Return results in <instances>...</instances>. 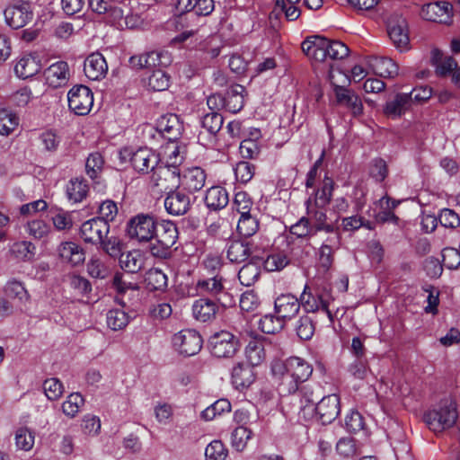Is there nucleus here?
<instances>
[{"label":"nucleus","instance_id":"2eb2a0df","mask_svg":"<svg viewBox=\"0 0 460 460\" xmlns=\"http://www.w3.org/2000/svg\"><path fill=\"white\" fill-rule=\"evenodd\" d=\"M452 13V5L447 2H434L424 4L420 11L423 19L430 22L447 23Z\"/></svg>","mask_w":460,"mask_h":460},{"label":"nucleus","instance_id":"6e6d98bb","mask_svg":"<svg viewBox=\"0 0 460 460\" xmlns=\"http://www.w3.org/2000/svg\"><path fill=\"white\" fill-rule=\"evenodd\" d=\"M260 270L252 263L243 265L238 272V279L242 285L245 287L252 286L259 278Z\"/></svg>","mask_w":460,"mask_h":460},{"label":"nucleus","instance_id":"9d476101","mask_svg":"<svg viewBox=\"0 0 460 460\" xmlns=\"http://www.w3.org/2000/svg\"><path fill=\"white\" fill-rule=\"evenodd\" d=\"M202 343L199 333L191 329L182 330L172 338L174 348L185 357L196 355L201 349Z\"/></svg>","mask_w":460,"mask_h":460},{"label":"nucleus","instance_id":"2f4dec72","mask_svg":"<svg viewBox=\"0 0 460 460\" xmlns=\"http://www.w3.org/2000/svg\"><path fill=\"white\" fill-rule=\"evenodd\" d=\"M245 357L252 367L261 365L265 358V343L261 339H253L245 347Z\"/></svg>","mask_w":460,"mask_h":460},{"label":"nucleus","instance_id":"338daca9","mask_svg":"<svg viewBox=\"0 0 460 460\" xmlns=\"http://www.w3.org/2000/svg\"><path fill=\"white\" fill-rule=\"evenodd\" d=\"M336 450L344 457L354 456L358 454L356 441L351 438H341L336 445Z\"/></svg>","mask_w":460,"mask_h":460},{"label":"nucleus","instance_id":"72a5a7b5","mask_svg":"<svg viewBox=\"0 0 460 460\" xmlns=\"http://www.w3.org/2000/svg\"><path fill=\"white\" fill-rule=\"evenodd\" d=\"M294 330L301 341H309L315 332V322L311 315L305 314L295 322Z\"/></svg>","mask_w":460,"mask_h":460},{"label":"nucleus","instance_id":"a18cd8bd","mask_svg":"<svg viewBox=\"0 0 460 460\" xmlns=\"http://www.w3.org/2000/svg\"><path fill=\"white\" fill-rule=\"evenodd\" d=\"M285 325V321L279 315L268 314L260 319L259 326L261 332L268 334H273L280 332Z\"/></svg>","mask_w":460,"mask_h":460},{"label":"nucleus","instance_id":"8fccbe9b","mask_svg":"<svg viewBox=\"0 0 460 460\" xmlns=\"http://www.w3.org/2000/svg\"><path fill=\"white\" fill-rule=\"evenodd\" d=\"M84 403V397L79 393L70 394L62 403V411L69 418H74Z\"/></svg>","mask_w":460,"mask_h":460},{"label":"nucleus","instance_id":"1a4fd4ad","mask_svg":"<svg viewBox=\"0 0 460 460\" xmlns=\"http://www.w3.org/2000/svg\"><path fill=\"white\" fill-rule=\"evenodd\" d=\"M68 107L75 115H87L93 105V94L91 89L85 85L73 86L68 93Z\"/></svg>","mask_w":460,"mask_h":460},{"label":"nucleus","instance_id":"0e129e2a","mask_svg":"<svg viewBox=\"0 0 460 460\" xmlns=\"http://www.w3.org/2000/svg\"><path fill=\"white\" fill-rule=\"evenodd\" d=\"M442 263L449 270H456L460 266V252L451 247L443 249Z\"/></svg>","mask_w":460,"mask_h":460},{"label":"nucleus","instance_id":"f3484780","mask_svg":"<svg viewBox=\"0 0 460 460\" xmlns=\"http://www.w3.org/2000/svg\"><path fill=\"white\" fill-rule=\"evenodd\" d=\"M156 129L169 141H175L181 135L182 123L176 114L169 113L161 116L156 122Z\"/></svg>","mask_w":460,"mask_h":460},{"label":"nucleus","instance_id":"4be33fe9","mask_svg":"<svg viewBox=\"0 0 460 460\" xmlns=\"http://www.w3.org/2000/svg\"><path fill=\"white\" fill-rule=\"evenodd\" d=\"M58 256L72 266L82 264L85 260L84 248L75 242H63L58 248Z\"/></svg>","mask_w":460,"mask_h":460},{"label":"nucleus","instance_id":"b1692460","mask_svg":"<svg viewBox=\"0 0 460 460\" xmlns=\"http://www.w3.org/2000/svg\"><path fill=\"white\" fill-rule=\"evenodd\" d=\"M176 9L180 13L193 12L199 16H208L215 9L214 0H177Z\"/></svg>","mask_w":460,"mask_h":460},{"label":"nucleus","instance_id":"052dcab7","mask_svg":"<svg viewBox=\"0 0 460 460\" xmlns=\"http://www.w3.org/2000/svg\"><path fill=\"white\" fill-rule=\"evenodd\" d=\"M15 444L19 449L29 451L34 445V435L27 428H21L15 434Z\"/></svg>","mask_w":460,"mask_h":460},{"label":"nucleus","instance_id":"c03bdc74","mask_svg":"<svg viewBox=\"0 0 460 460\" xmlns=\"http://www.w3.org/2000/svg\"><path fill=\"white\" fill-rule=\"evenodd\" d=\"M99 246L109 256L116 258L122 253L124 243L119 236L108 234L105 238H102Z\"/></svg>","mask_w":460,"mask_h":460},{"label":"nucleus","instance_id":"39448f33","mask_svg":"<svg viewBox=\"0 0 460 460\" xmlns=\"http://www.w3.org/2000/svg\"><path fill=\"white\" fill-rule=\"evenodd\" d=\"M225 279L222 276L202 279L196 284L197 291L201 296L215 297L224 307H231L235 305V299L225 287Z\"/></svg>","mask_w":460,"mask_h":460},{"label":"nucleus","instance_id":"774afa93","mask_svg":"<svg viewBox=\"0 0 460 460\" xmlns=\"http://www.w3.org/2000/svg\"><path fill=\"white\" fill-rule=\"evenodd\" d=\"M34 249L31 243L22 241L13 243L11 252L17 259L30 260L33 255L32 250Z\"/></svg>","mask_w":460,"mask_h":460},{"label":"nucleus","instance_id":"412c9836","mask_svg":"<svg viewBox=\"0 0 460 460\" xmlns=\"http://www.w3.org/2000/svg\"><path fill=\"white\" fill-rule=\"evenodd\" d=\"M46 83L52 88L65 85L69 79L68 65L65 61H58L50 65L45 71Z\"/></svg>","mask_w":460,"mask_h":460},{"label":"nucleus","instance_id":"ea45409f","mask_svg":"<svg viewBox=\"0 0 460 460\" xmlns=\"http://www.w3.org/2000/svg\"><path fill=\"white\" fill-rule=\"evenodd\" d=\"M252 136L254 138L243 139L239 146L240 154L244 159H256L261 153V147L255 140L261 136L260 131L256 129L255 133H252Z\"/></svg>","mask_w":460,"mask_h":460},{"label":"nucleus","instance_id":"423d86ee","mask_svg":"<svg viewBox=\"0 0 460 460\" xmlns=\"http://www.w3.org/2000/svg\"><path fill=\"white\" fill-rule=\"evenodd\" d=\"M156 221L152 215L140 213L131 217L127 225V234L140 243H149L155 234Z\"/></svg>","mask_w":460,"mask_h":460},{"label":"nucleus","instance_id":"603ef678","mask_svg":"<svg viewBox=\"0 0 460 460\" xmlns=\"http://www.w3.org/2000/svg\"><path fill=\"white\" fill-rule=\"evenodd\" d=\"M87 272L92 278L103 279L109 276L111 270L101 258L92 256L87 263Z\"/></svg>","mask_w":460,"mask_h":460},{"label":"nucleus","instance_id":"473e14b6","mask_svg":"<svg viewBox=\"0 0 460 460\" xmlns=\"http://www.w3.org/2000/svg\"><path fill=\"white\" fill-rule=\"evenodd\" d=\"M144 255L139 250H132L119 255L120 267L128 272L136 273L144 266Z\"/></svg>","mask_w":460,"mask_h":460},{"label":"nucleus","instance_id":"de8ad7c7","mask_svg":"<svg viewBox=\"0 0 460 460\" xmlns=\"http://www.w3.org/2000/svg\"><path fill=\"white\" fill-rule=\"evenodd\" d=\"M224 119L221 114L217 111H211L204 115L201 119V127L210 136L215 137L223 126Z\"/></svg>","mask_w":460,"mask_h":460},{"label":"nucleus","instance_id":"7c9ffc66","mask_svg":"<svg viewBox=\"0 0 460 460\" xmlns=\"http://www.w3.org/2000/svg\"><path fill=\"white\" fill-rule=\"evenodd\" d=\"M205 181V172L199 167H192L184 172L181 178V184L189 191H196L202 189Z\"/></svg>","mask_w":460,"mask_h":460},{"label":"nucleus","instance_id":"37998d69","mask_svg":"<svg viewBox=\"0 0 460 460\" xmlns=\"http://www.w3.org/2000/svg\"><path fill=\"white\" fill-rule=\"evenodd\" d=\"M376 73L383 77H394L398 75V65L389 58H376L373 64Z\"/></svg>","mask_w":460,"mask_h":460},{"label":"nucleus","instance_id":"9b49d317","mask_svg":"<svg viewBox=\"0 0 460 460\" xmlns=\"http://www.w3.org/2000/svg\"><path fill=\"white\" fill-rule=\"evenodd\" d=\"M110 234V225L100 217H94L84 222L81 225L79 235L85 243L93 245H99L102 238Z\"/></svg>","mask_w":460,"mask_h":460},{"label":"nucleus","instance_id":"dca6fc26","mask_svg":"<svg viewBox=\"0 0 460 460\" xmlns=\"http://www.w3.org/2000/svg\"><path fill=\"white\" fill-rule=\"evenodd\" d=\"M300 310L299 299L287 293L279 295L274 302V312L282 320H291Z\"/></svg>","mask_w":460,"mask_h":460},{"label":"nucleus","instance_id":"3c124183","mask_svg":"<svg viewBox=\"0 0 460 460\" xmlns=\"http://www.w3.org/2000/svg\"><path fill=\"white\" fill-rule=\"evenodd\" d=\"M129 322L128 315L120 309H111L107 313V324L113 331L124 329Z\"/></svg>","mask_w":460,"mask_h":460},{"label":"nucleus","instance_id":"4c0bfd02","mask_svg":"<svg viewBox=\"0 0 460 460\" xmlns=\"http://www.w3.org/2000/svg\"><path fill=\"white\" fill-rule=\"evenodd\" d=\"M89 191V186L86 181L83 179H72L66 186V194L69 199L73 201H83L86 199Z\"/></svg>","mask_w":460,"mask_h":460},{"label":"nucleus","instance_id":"13d9d810","mask_svg":"<svg viewBox=\"0 0 460 460\" xmlns=\"http://www.w3.org/2000/svg\"><path fill=\"white\" fill-rule=\"evenodd\" d=\"M146 280L155 290H162L167 286V276L158 269H151L146 273Z\"/></svg>","mask_w":460,"mask_h":460},{"label":"nucleus","instance_id":"a19ab883","mask_svg":"<svg viewBox=\"0 0 460 460\" xmlns=\"http://www.w3.org/2000/svg\"><path fill=\"white\" fill-rule=\"evenodd\" d=\"M171 77L163 69H156L152 71L148 76L147 85L155 92L165 91L170 86Z\"/></svg>","mask_w":460,"mask_h":460},{"label":"nucleus","instance_id":"680f3d73","mask_svg":"<svg viewBox=\"0 0 460 460\" xmlns=\"http://www.w3.org/2000/svg\"><path fill=\"white\" fill-rule=\"evenodd\" d=\"M207 460H225L226 450L220 440H213L205 449Z\"/></svg>","mask_w":460,"mask_h":460},{"label":"nucleus","instance_id":"4468645a","mask_svg":"<svg viewBox=\"0 0 460 460\" xmlns=\"http://www.w3.org/2000/svg\"><path fill=\"white\" fill-rule=\"evenodd\" d=\"M314 410L323 424L332 423L340 414V398L336 394L323 397Z\"/></svg>","mask_w":460,"mask_h":460},{"label":"nucleus","instance_id":"393cba45","mask_svg":"<svg viewBox=\"0 0 460 460\" xmlns=\"http://www.w3.org/2000/svg\"><path fill=\"white\" fill-rule=\"evenodd\" d=\"M255 380L253 367L238 363L232 370V384L238 390L248 388Z\"/></svg>","mask_w":460,"mask_h":460},{"label":"nucleus","instance_id":"58836bf2","mask_svg":"<svg viewBox=\"0 0 460 460\" xmlns=\"http://www.w3.org/2000/svg\"><path fill=\"white\" fill-rule=\"evenodd\" d=\"M4 292L8 297L16 300L21 305H25L30 299L28 291L23 285L17 280L8 281L4 288Z\"/></svg>","mask_w":460,"mask_h":460},{"label":"nucleus","instance_id":"c756f323","mask_svg":"<svg viewBox=\"0 0 460 460\" xmlns=\"http://www.w3.org/2000/svg\"><path fill=\"white\" fill-rule=\"evenodd\" d=\"M40 70V64L36 57L32 55H23L21 57L15 66V75L22 79H27L35 75Z\"/></svg>","mask_w":460,"mask_h":460},{"label":"nucleus","instance_id":"e2e57ef3","mask_svg":"<svg viewBox=\"0 0 460 460\" xmlns=\"http://www.w3.org/2000/svg\"><path fill=\"white\" fill-rule=\"evenodd\" d=\"M43 390L49 400H57L63 394V385L58 378H49L43 383Z\"/></svg>","mask_w":460,"mask_h":460},{"label":"nucleus","instance_id":"09e8293b","mask_svg":"<svg viewBox=\"0 0 460 460\" xmlns=\"http://www.w3.org/2000/svg\"><path fill=\"white\" fill-rule=\"evenodd\" d=\"M125 13L126 10L123 9V4L121 3L113 1L108 9V12L103 16V21L106 23L119 29V27H123L122 21Z\"/></svg>","mask_w":460,"mask_h":460},{"label":"nucleus","instance_id":"aec40b11","mask_svg":"<svg viewBox=\"0 0 460 460\" xmlns=\"http://www.w3.org/2000/svg\"><path fill=\"white\" fill-rule=\"evenodd\" d=\"M327 39L321 36H313L302 43V49L307 57L318 62L328 59Z\"/></svg>","mask_w":460,"mask_h":460},{"label":"nucleus","instance_id":"c85d7f7f","mask_svg":"<svg viewBox=\"0 0 460 460\" xmlns=\"http://www.w3.org/2000/svg\"><path fill=\"white\" fill-rule=\"evenodd\" d=\"M306 217L316 232H322L332 224L327 223L326 208L323 203H306Z\"/></svg>","mask_w":460,"mask_h":460},{"label":"nucleus","instance_id":"79ce46f5","mask_svg":"<svg viewBox=\"0 0 460 460\" xmlns=\"http://www.w3.org/2000/svg\"><path fill=\"white\" fill-rule=\"evenodd\" d=\"M247 213L248 212H243V216H240L237 224V230L239 234L244 237L253 235L259 229L257 215L248 216Z\"/></svg>","mask_w":460,"mask_h":460},{"label":"nucleus","instance_id":"7ed1b4c3","mask_svg":"<svg viewBox=\"0 0 460 460\" xmlns=\"http://www.w3.org/2000/svg\"><path fill=\"white\" fill-rule=\"evenodd\" d=\"M298 299L300 308L302 307L306 314L323 312L329 321L333 322V314L329 310L333 298L327 288L305 285Z\"/></svg>","mask_w":460,"mask_h":460},{"label":"nucleus","instance_id":"f257e3e1","mask_svg":"<svg viewBox=\"0 0 460 460\" xmlns=\"http://www.w3.org/2000/svg\"><path fill=\"white\" fill-rule=\"evenodd\" d=\"M458 418L456 402L451 398H444L423 415L428 428L435 433H440L453 427Z\"/></svg>","mask_w":460,"mask_h":460},{"label":"nucleus","instance_id":"864d4df0","mask_svg":"<svg viewBox=\"0 0 460 460\" xmlns=\"http://www.w3.org/2000/svg\"><path fill=\"white\" fill-rule=\"evenodd\" d=\"M289 233L291 235L298 238H306L314 235L317 232L309 222V218L302 217L296 224L290 226Z\"/></svg>","mask_w":460,"mask_h":460},{"label":"nucleus","instance_id":"49530a36","mask_svg":"<svg viewBox=\"0 0 460 460\" xmlns=\"http://www.w3.org/2000/svg\"><path fill=\"white\" fill-rule=\"evenodd\" d=\"M252 436V430L245 426L235 428L231 433L232 447L238 452L243 451Z\"/></svg>","mask_w":460,"mask_h":460},{"label":"nucleus","instance_id":"cd10ccee","mask_svg":"<svg viewBox=\"0 0 460 460\" xmlns=\"http://www.w3.org/2000/svg\"><path fill=\"white\" fill-rule=\"evenodd\" d=\"M245 88L238 84H232L227 90L225 97V110L232 113H237L244 105Z\"/></svg>","mask_w":460,"mask_h":460},{"label":"nucleus","instance_id":"f03ea898","mask_svg":"<svg viewBox=\"0 0 460 460\" xmlns=\"http://www.w3.org/2000/svg\"><path fill=\"white\" fill-rule=\"evenodd\" d=\"M284 372L282 373L279 385L281 393L294 394L299 385L305 382L313 373V367L304 358L290 357L284 362Z\"/></svg>","mask_w":460,"mask_h":460},{"label":"nucleus","instance_id":"5fc2aeb1","mask_svg":"<svg viewBox=\"0 0 460 460\" xmlns=\"http://www.w3.org/2000/svg\"><path fill=\"white\" fill-rule=\"evenodd\" d=\"M103 164L104 160L100 153L90 154L85 163L86 174L93 180L98 178L102 171Z\"/></svg>","mask_w":460,"mask_h":460},{"label":"nucleus","instance_id":"6e6552de","mask_svg":"<svg viewBox=\"0 0 460 460\" xmlns=\"http://www.w3.org/2000/svg\"><path fill=\"white\" fill-rule=\"evenodd\" d=\"M211 354L217 358H232L239 349L238 339L229 332L222 331L210 337Z\"/></svg>","mask_w":460,"mask_h":460},{"label":"nucleus","instance_id":"e433bc0d","mask_svg":"<svg viewBox=\"0 0 460 460\" xmlns=\"http://www.w3.org/2000/svg\"><path fill=\"white\" fill-rule=\"evenodd\" d=\"M226 256L231 262L241 263L250 256V249L241 241H232L227 247Z\"/></svg>","mask_w":460,"mask_h":460},{"label":"nucleus","instance_id":"4d7b16f0","mask_svg":"<svg viewBox=\"0 0 460 460\" xmlns=\"http://www.w3.org/2000/svg\"><path fill=\"white\" fill-rule=\"evenodd\" d=\"M186 22H187L186 15L181 14L176 18V20H175L176 29L183 30V31L173 38V40H172L173 42H179V43L184 42L189 38L194 36L198 32L197 28H192V27L189 28L186 25Z\"/></svg>","mask_w":460,"mask_h":460},{"label":"nucleus","instance_id":"5701e85b","mask_svg":"<svg viewBox=\"0 0 460 460\" xmlns=\"http://www.w3.org/2000/svg\"><path fill=\"white\" fill-rule=\"evenodd\" d=\"M411 102V94L397 93L392 100L386 102L383 110L384 114L393 119H399L409 109Z\"/></svg>","mask_w":460,"mask_h":460},{"label":"nucleus","instance_id":"f704fd0d","mask_svg":"<svg viewBox=\"0 0 460 460\" xmlns=\"http://www.w3.org/2000/svg\"><path fill=\"white\" fill-rule=\"evenodd\" d=\"M20 119L18 115L9 109H0V135L9 136L18 127Z\"/></svg>","mask_w":460,"mask_h":460},{"label":"nucleus","instance_id":"ddd939ff","mask_svg":"<svg viewBox=\"0 0 460 460\" xmlns=\"http://www.w3.org/2000/svg\"><path fill=\"white\" fill-rule=\"evenodd\" d=\"M133 168L142 173L155 172L158 167L159 155L149 148H139L130 157Z\"/></svg>","mask_w":460,"mask_h":460},{"label":"nucleus","instance_id":"f8f14e48","mask_svg":"<svg viewBox=\"0 0 460 460\" xmlns=\"http://www.w3.org/2000/svg\"><path fill=\"white\" fill-rule=\"evenodd\" d=\"M387 32L390 40L399 51L403 52L409 49L408 22L404 17L398 14L391 16L387 25Z\"/></svg>","mask_w":460,"mask_h":460},{"label":"nucleus","instance_id":"20e7f679","mask_svg":"<svg viewBox=\"0 0 460 460\" xmlns=\"http://www.w3.org/2000/svg\"><path fill=\"white\" fill-rule=\"evenodd\" d=\"M148 249L150 253L156 258L166 259L170 257L171 248L178 239V229L171 221H163L156 224L155 234L152 238Z\"/></svg>","mask_w":460,"mask_h":460},{"label":"nucleus","instance_id":"a878e982","mask_svg":"<svg viewBox=\"0 0 460 460\" xmlns=\"http://www.w3.org/2000/svg\"><path fill=\"white\" fill-rule=\"evenodd\" d=\"M4 14L6 23L14 30L22 28L32 18V13L26 6H9L4 10Z\"/></svg>","mask_w":460,"mask_h":460},{"label":"nucleus","instance_id":"0eeeda50","mask_svg":"<svg viewBox=\"0 0 460 460\" xmlns=\"http://www.w3.org/2000/svg\"><path fill=\"white\" fill-rule=\"evenodd\" d=\"M153 192L160 194L161 198L164 196V201L173 198L174 191L181 184V177L178 172L173 171L170 172L167 169L157 168L152 175Z\"/></svg>","mask_w":460,"mask_h":460},{"label":"nucleus","instance_id":"69168bd1","mask_svg":"<svg viewBox=\"0 0 460 460\" xmlns=\"http://www.w3.org/2000/svg\"><path fill=\"white\" fill-rule=\"evenodd\" d=\"M234 174L239 181L246 183L254 175V166L246 161H241L234 167Z\"/></svg>","mask_w":460,"mask_h":460},{"label":"nucleus","instance_id":"c9c22d12","mask_svg":"<svg viewBox=\"0 0 460 460\" xmlns=\"http://www.w3.org/2000/svg\"><path fill=\"white\" fill-rule=\"evenodd\" d=\"M432 59L436 65L437 73L441 76L447 75L457 67V62L454 58H443V54L438 49H434L432 51Z\"/></svg>","mask_w":460,"mask_h":460},{"label":"nucleus","instance_id":"6ab92c4d","mask_svg":"<svg viewBox=\"0 0 460 460\" xmlns=\"http://www.w3.org/2000/svg\"><path fill=\"white\" fill-rule=\"evenodd\" d=\"M84 71L90 80L103 78L108 72V65L104 57L99 52L89 55L84 61Z\"/></svg>","mask_w":460,"mask_h":460},{"label":"nucleus","instance_id":"bb28decb","mask_svg":"<svg viewBox=\"0 0 460 460\" xmlns=\"http://www.w3.org/2000/svg\"><path fill=\"white\" fill-rule=\"evenodd\" d=\"M218 306L213 300L206 297L196 300L192 305L194 318L202 323L209 322L216 317Z\"/></svg>","mask_w":460,"mask_h":460},{"label":"nucleus","instance_id":"bf43d9fd","mask_svg":"<svg viewBox=\"0 0 460 460\" xmlns=\"http://www.w3.org/2000/svg\"><path fill=\"white\" fill-rule=\"evenodd\" d=\"M328 58L332 60L342 59L349 55V48L340 40H330L327 39Z\"/></svg>","mask_w":460,"mask_h":460},{"label":"nucleus","instance_id":"a211bd4d","mask_svg":"<svg viewBox=\"0 0 460 460\" xmlns=\"http://www.w3.org/2000/svg\"><path fill=\"white\" fill-rule=\"evenodd\" d=\"M336 102L338 104L348 108L353 116H359L363 113V104L353 91L338 84H333Z\"/></svg>","mask_w":460,"mask_h":460}]
</instances>
